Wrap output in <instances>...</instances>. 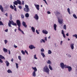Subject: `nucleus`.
<instances>
[{"label": "nucleus", "instance_id": "1", "mask_svg": "<svg viewBox=\"0 0 77 77\" xmlns=\"http://www.w3.org/2000/svg\"><path fill=\"white\" fill-rule=\"evenodd\" d=\"M43 71L44 72H47L48 74H49V72H50V69L48 68V67L47 66H45L43 68Z\"/></svg>", "mask_w": 77, "mask_h": 77}, {"label": "nucleus", "instance_id": "2", "mask_svg": "<svg viewBox=\"0 0 77 77\" xmlns=\"http://www.w3.org/2000/svg\"><path fill=\"white\" fill-rule=\"evenodd\" d=\"M11 24L13 25V26H17V24L16 23H14V21L12 20H9V22L8 23V26L9 27H12V26H11Z\"/></svg>", "mask_w": 77, "mask_h": 77}, {"label": "nucleus", "instance_id": "3", "mask_svg": "<svg viewBox=\"0 0 77 77\" xmlns=\"http://www.w3.org/2000/svg\"><path fill=\"white\" fill-rule=\"evenodd\" d=\"M16 23L18 26V29H20V27L21 26V22L20 20H16Z\"/></svg>", "mask_w": 77, "mask_h": 77}, {"label": "nucleus", "instance_id": "4", "mask_svg": "<svg viewBox=\"0 0 77 77\" xmlns=\"http://www.w3.org/2000/svg\"><path fill=\"white\" fill-rule=\"evenodd\" d=\"M41 52H42L41 53V55L44 58L45 57V54H44V53H43V52H44V49L43 48H42L40 50Z\"/></svg>", "mask_w": 77, "mask_h": 77}, {"label": "nucleus", "instance_id": "5", "mask_svg": "<svg viewBox=\"0 0 77 77\" xmlns=\"http://www.w3.org/2000/svg\"><path fill=\"white\" fill-rule=\"evenodd\" d=\"M57 19L58 20V22L60 24H62V23H63V19H60L59 17H57Z\"/></svg>", "mask_w": 77, "mask_h": 77}, {"label": "nucleus", "instance_id": "6", "mask_svg": "<svg viewBox=\"0 0 77 77\" xmlns=\"http://www.w3.org/2000/svg\"><path fill=\"white\" fill-rule=\"evenodd\" d=\"M65 64H64V63H60V66L62 68V69H64V66Z\"/></svg>", "mask_w": 77, "mask_h": 77}, {"label": "nucleus", "instance_id": "7", "mask_svg": "<svg viewBox=\"0 0 77 77\" xmlns=\"http://www.w3.org/2000/svg\"><path fill=\"white\" fill-rule=\"evenodd\" d=\"M29 48L31 50H32V49H33V48H36V47L34 46L33 45H31L29 46Z\"/></svg>", "mask_w": 77, "mask_h": 77}, {"label": "nucleus", "instance_id": "8", "mask_svg": "<svg viewBox=\"0 0 77 77\" xmlns=\"http://www.w3.org/2000/svg\"><path fill=\"white\" fill-rule=\"evenodd\" d=\"M34 18L36 20H38V19H39V17L38 15V14H36L34 17Z\"/></svg>", "mask_w": 77, "mask_h": 77}, {"label": "nucleus", "instance_id": "9", "mask_svg": "<svg viewBox=\"0 0 77 77\" xmlns=\"http://www.w3.org/2000/svg\"><path fill=\"white\" fill-rule=\"evenodd\" d=\"M74 43H72L70 45V47L72 50H73L74 48Z\"/></svg>", "mask_w": 77, "mask_h": 77}, {"label": "nucleus", "instance_id": "10", "mask_svg": "<svg viewBox=\"0 0 77 77\" xmlns=\"http://www.w3.org/2000/svg\"><path fill=\"white\" fill-rule=\"evenodd\" d=\"M42 32L44 34H45L46 35L48 34V31L45 29L43 30L42 31Z\"/></svg>", "mask_w": 77, "mask_h": 77}, {"label": "nucleus", "instance_id": "11", "mask_svg": "<svg viewBox=\"0 0 77 77\" xmlns=\"http://www.w3.org/2000/svg\"><path fill=\"white\" fill-rule=\"evenodd\" d=\"M24 11L26 12H29L30 11V9H29V8H24Z\"/></svg>", "mask_w": 77, "mask_h": 77}, {"label": "nucleus", "instance_id": "12", "mask_svg": "<svg viewBox=\"0 0 77 77\" xmlns=\"http://www.w3.org/2000/svg\"><path fill=\"white\" fill-rule=\"evenodd\" d=\"M34 5L36 9L38 10V11H39V5H36V4H34Z\"/></svg>", "mask_w": 77, "mask_h": 77}, {"label": "nucleus", "instance_id": "13", "mask_svg": "<svg viewBox=\"0 0 77 77\" xmlns=\"http://www.w3.org/2000/svg\"><path fill=\"white\" fill-rule=\"evenodd\" d=\"M22 25L25 27V28H26L27 27V25H26V22L23 21L22 22Z\"/></svg>", "mask_w": 77, "mask_h": 77}, {"label": "nucleus", "instance_id": "14", "mask_svg": "<svg viewBox=\"0 0 77 77\" xmlns=\"http://www.w3.org/2000/svg\"><path fill=\"white\" fill-rule=\"evenodd\" d=\"M67 68L68 69V71L69 72H71L72 70V67L70 66H69Z\"/></svg>", "mask_w": 77, "mask_h": 77}, {"label": "nucleus", "instance_id": "15", "mask_svg": "<svg viewBox=\"0 0 77 77\" xmlns=\"http://www.w3.org/2000/svg\"><path fill=\"white\" fill-rule=\"evenodd\" d=\"M5 63L6 64V65L8 67L9 66V63L8 61L6 60L5 61Z\"/></svg>", "mask_w": 77, "mask_h": 77}, {"label": "nucleus", "instance_id": "16", "mask_svg": "<svg viewBox=\"0 0 77 77\" xmlns=\"http://www.w3.org/2000/svg\"><path fill=\"white\" fill-rule=\"evenodd\" d=\"M61 34L63 35V36L64 38H65L66 37L65 36V34L64 33V31L63 30H62Z\"/></svg>", "mask_w": 77, "mask_h": 77}, {"label": "nucleus", "instance_id": "17", "mask_svg": "<svg viewBox=\"0 0 77 77\" xmlns=\"http://www.w3.org/2000/svg\"><path fill=\"white\" fill-rule=\"evenodd\" d=\"M0 10L2 12H3V11H4V9H3V7H2V5H0Z\"/></svg>", "mask_w": 77, "mask_h": 77}, {"label": "nucleus", "instance_id": "18", "mask_svg": "<svg viewBox=\"0 0 77 77\" xmlns=\"http://www.w3.org/2000/svg\"><path fill=\"white\" fill-rule=\"evenodd\" d=\"M32 68L33 70H34V72H36L37 71V69H36V68L35 67H32Z\"/></svg>", "mask_w": 77, "mask_h": 77}, {"label": "nucleus", "instance_id": "19", "mask_svg": "<svg viewBox=\"0 0 77 77\" xmlns=\"http://www.w3.org/2000/svg\"><path fill=\"white\" fill-rule=\"evenodd\" d=\"M17 4H19L20 5H21V2L20 0H17Z\"/></svg>", "mask_w": 77, "mask_h": 77}, {"label": "nucleus", "instance_id": "20", "mask_svg": "<svg viewBox=\"0 0 77 77\" xmlns=\"http://www.w3.org/2000/svg\"><path fill=\"white\" fill-rule=\"evenodd\" d=\"M7 72L9 73V74H10V73H12V71L11 69H9L7 70Z\"/></svg>", "mask_w": 77, "mask_h": 77}, {"label": "nucleus", "instance_id": "21", "mask_svg": "<svg viewBox=\"0 0 77 77\" xmlns=\"http://www.w3.org/2000/svg\"><path fill=\"white\" fill-rule=\"evenodd\" d=\"M0 58L2 59H4V60H5V57L3 56L2 55H0Z\"/></svg>", "mask_w": 77, "mask_h": 77}, {"label": "nucleus", "instance_id": "22", "mask_svg": "<svg viewBox=\"0 0 77 77\" xmlns=\"http://www.w3.org/2000/svg\"><path fill=\"white\" fill-rule=\"evenodd\" d=\"M0 58L2 59H4V60H5V57L3 56L2 55H0Z\"/></svg>", "mask_w": 77, "mask_h": 77}, {"label": "nucleus", "instance_id": "23", "mask_svg": "<svg viewBox=\"0 0 77 77\" xmlns=\"http://www.w3.org/2000/svg\"><path fill=\"white\" fill-rule=\"evenodd\" d=\"M32 76L35 77L36 76V72H33L32 73Z\"/></svg>", "mask_w": 77, "mask_h": 77}, {"label": "nucleus", "instance_id": "24", "mask_svg": "<svg viewBox=\"0 0 77 77\" xmlns=\"http://www.w3.org/2000/svg\"><path fill=\"white\" fill-rule=\"evenodd\" d=\"M69 65H67L66 64L64 65V68H68L69 67Z\"/></svg>", "mask_w": 77, "mask_h": 77}, {"label": "nucleus", "instance_id": "25", "mask_svg": "<svg viewBox=\"0 0 77 77\" xmlns=\"http://www.w3.org/2000/svg\"><path fill=\"white\" fill-rule=\"evenodd\" d=\"M14 5H18V2H17V0L13 2Z\"/></svg>", "mask_w": 77, "mask_h": 77}, {"label": "nucleus", "instance_id": "26", "mask_svg": "<svg viewBox=\"0 0 77 77\" xmlns=\"http://www.w3.org/2000/svg\"><path fill=\"white\" fill-rule=\"evenodd\" d=\"M55 15H60V13L58 11H57L55 13Z\"/></svg>", "mask_w": 77, "mask_h": 77}, {"label": "nucleus", "instance_id": "27", "mask_svg": "<svg viewBox=\"0 0 77 77\" xmlns=\"http://www.w3.org/2000/svg\"><path fill=\"white\" fill-rule=\"evenodd\" d=\"M3 49L4 52H8V49H7L4 48Z\"/></svg>", "mask_w": 77, "mask_h": 77}, {"label": "nucleus", "instance_id": "28", "mask_svg": "<svg viewBox=\"0 0 77 77\" xmlns=\"http://www.w3.org/2000/svg\"><path fill=\"white\" fill-rule=\"evenodd\" d=\"M25 17H27V18H28L29 17V13H26L25 14Z\"/></svg>", "mask_w": 77, "mask_h": 77}, {"label": "nucleus", "instance_id": "29", "mask_svg": "<svg viewBox=\"0 0 77 77\" xmlns=\"http://www.w3.org/2000/svg\"><path fill=\"white\" fill-rule=\"evenodd\" d=\"M67 11L68 13L69 14H71V12H70V9L69 8L67 9Z\"/></svg>", "mask_w": 77, "mask_h": 77}, {"label": "nucleus", "instance_id": "30", "mask_svg": "<svg viewBox=\"0 0 77 77\" xmlns=\"http://www.w3.org/2000/svg\"><path fill=\"white\" fill-rule=\"evenodd\" d=\"M20 31L21 33H22L23 34V35H24V32H23V30H21V29H18Z\"/></svg>", "mask_w": 77, "mask_h": 77}, {"label": "nucleus", "instance_id": "31", "mask_svg": "<svg viewBox=\"0 0 77 77\" xmlns=\"http://www.w3.org/2000/svg\"><path fill=\"white\" fill-rule=\"evenodd\" d=\"M51 51L50 50H48V53L49 54H51L52 53Z\"/></svg>", "mask_w": 77, "mask_h": 77}, {"label": "nucleus", "instance_id": "32", "mask_svg": "<svg viewBox=\"0 0 77 77\" xmlns=\"http://www.w3.org/2000/svg\"><path fill=\"white\" fill-rule=\"evenodd\" d=\"M49 68L50 69V70H53V68H52V67H51V66H50V65H49Z\"/></svg>", "mask_w": 77, "mask_h": 77}, {"label": "nucleus", "instance_id": "33", "mask_svg": "<svg viewBox=\"0 0 77 77\" xmlns=\"http://www.w3.org/2000/svg\"><path fill=\"white\" fill-rule=\"evenodd\" d=\"M12 14H11L10 16V20H12Z\"/></svg>", "mask_w": 77, "mask_h": 77}, {"label": "nucleus", "instance_id": "34", "mask_svg": "<svg viewBox=\"0 0 77 77\" xmlns=\"http://www.w3.org/2000/svg\"><path fill=\"white\" fill-rule=\"evenodd\" d=\"M56 27H57V25L56 24H54V29H56Z\"/></svg>", "mask_w": 77, "mask_h": 77}, {"label": "nucleus", "instance_id": "35", "mask_svg": "<svg viewBox=\"0 0 77 77\" xmlns=\"http://www.w3.org/2000/svg\"><path fill=\"white\" fill-rule=\"evenodd\" d=\"M47 63H48V64H51V62L50 60H48L47 62Z\"/></svg>", "mask_w": 77, "mask_h": 77}, {"label": "nucleus", "instance_id": "36", "mask_svg": "<svg viewBox=\"0 0 77 77\" xmlns=\"http://www.w3.org/2000/svg\"><path fill=\"white\" fill-rule=\"evenodd\" d=\"M73 17H74V18H75V19H77V16H76V15H75V14H73Z\"/></svg>", "mask_w": 77, "mask_h": 77}, {"label": "nucleus", "instance_id": "37", "mask_svg": "<svg viewBox=\"0 0 77 77\" xmlns=\"http://www.w3.org/2000/svg\"><path fill=\"white\" fill-rule=\"evenodd\" d=\"M34 58L35 59H38V58H37V57H36V54H35L34 55Z\"/></svg>", "mask_w": 77, "mask_h": 77}, {"label": "nucleus", "instance_id": "38", "mask_svg": "<svg viewBox=\"0 0 77 77\" xmlns=\"http://www.w3.org/2000/svg\"><path fill=\"white\" fill-rule=\"evenodd\" d=\"M73 37H75L76 39H77V35L76 34L73 35Z\"/></svg>", "mask_w": 77, "mask_h": 77}, {"label": "nucleus", "instance_id": "39", "mask_svg": "<svg viewBox=\"0 0 77 77\" xmlns=\"http://www.w3.org/2000/svg\"><path fill=\"white\" fill-rule=\"evenodd\" d=\"M64 29H66V25H64L63 26Z\"/></svg>", "mask_w": 77, "mask_h": 77}, {"label": "nucleus", "instance_id": "40", "mask_svg": "<svg viewBox=\"0 0 77 77\" xmlns=\"http://www.w3.org/2000/svg\"><path fill=\"white\" fill-rule=\"evenodd\" d=\"M3 26V23L2 22L0 21V26Z\"/></svg>", "mask_w": 77, "mask_h": 77}, {"label": "nucleus", "instance_id": "41", "mask_svg": "<svg viewBox=\"0 0 77 77\" xmlns=\"http://www.w3.org/2000/svg\"><path fill=\"white\" fill-rule=\"evenodd\" d=\"M16 68H17V69H18V64L17 63H16Z\"/></svg>", "mask_w": 77, "mask_h": 77}, {"label": "nucleus", "instance_id": "42", "mask_svg": "<svg viewBox=\"0 0 77 77\" xmlns=\"http://www.w3.org/2000/svg\"><path fill=\"white\" fill-rule=\"evenodd\" d=\"M18 59L20 60H21V58L20 56H19L18 57Z\"/></svg>", "mask_w": 77, "mask_h": 77}, {"label": "nucleus", "instance_id": "43", "mask_svg": "<svg viewBox=\"0 0 77 77\" xmlns=\"http://www.w3.org/2000/svg\"><path fill=\"white\" fill-rule=\"evenodd\" d=\"M21 52L23 54V55L25 54V52H24L23 50H22L21 51Z\"/></svg>", "mask_w": 77, "mask_h": 77}, {"label": "nucleus", "instance_id": "44", "mask_svg": "<svg viewBox=\"0 0 77 77\" xmlns=\"http://www.w3.org/2000/svg\"><path fill=\"white\" fill-rule=\"evenodd\" d=\"M21 17L22 18H24V15H23V14H21Z\"/></svg>", "mask_w": 77, "mask_h": 77}, {"label": "nucleus", "instance_id": "45", "mask_svg": "<svg viewBox=\"0 0 77 77\" xmlns=\"http://www.w3.org/2000/svg\"><path fill=\"white\" fill-rule=\"evenodd\" d=\"M36 32L38 35H39V32L38 31V30L37 29H36Z\"/></svg>", "mask_w": 77, "mask_h": 77}, {"label": "nucleus", "instance_id": "46", "mask_svg": "<svg viewBox=\"0 0 77 77\" xmlns=\"http://www.w3.org/2000/svg\"><path fill=\"white\" fill-rule=\"evenodd\" d=\"M25 8H29V6L27 5H25Z\"/></svg>", "mask_w": 77, "mask_h": 77}, {"label": "nucleus", "instance_id": "47", "mask_svg": "<svg viewBox=\"0 0 77 77\" xmlns=\"http://www.w3.org/2000/svg\"><path fill=\"white\" fill-rule=\"evenodd\" d=\"M10 7V8H11L12 9H14V7L12 5H11Z\"/></svg>", "mask_w": 77, "mask_h": 77}, {"label": "nucleus", "instance_id": "48", "mask_svg": "<svg viewBox=\"0 0 77 77\" xmlns=\"http://www.w3.org/2000/svg\"><path fill=\"white\" fill-rule=\"evenodd\" d=\"M22 5H24V1H22Z\"/></svg>", "mask_w": 77, "mask_h": 77}, {"label": "nucleus", "instance_id": "49", "mask_svg": "<svg viewBox=\"0 0 77 77\" xmlns=\"http://www.w3.org/2000/svg\"><path fill=\"white\" fill-rule=\"evenodd\" d=\"M4 42H5V44H6L7 43V42H8V41H7V40H5L4 41Z\"/></svg>", "mask_w": 77, "mask_h": 77}, {"label": "nucleus", "instance_id": "50", "mask_svg": "<svg viewBox=\"0 0 77 77\" xmlns=\"http://www.w3.org/2000/svg\"><path fill=\"white\" fill-rule=\"evenodd\" d=\"M18 7H19V9H22V7L21 6L19 5L18 6Z\"/></svg>", "mask_w": 77, "mask_h": 77}, {"label": "nucleus", "instance_id": "51", "mask_svg": "<svg viewBox=\"0 0 77 77\" xmlns=\"http://www.w3.org/2000/svg\"><path fill=\"white\" fill-rule=\"evenodd\" d=\"M67 56L69 57H71V55L69 54H68L67 55Z\"/></svg>", "mask_w": 77, "mask_h": 77}, {"label": "nucleus", "instance_id": "52", "mask_svg": "<svg viewBox=\"0 0 77 77\" xmlns=\"http://www.w3.org/2000/svg\"><path fill=\"white\" fill-rule=\"evenodd\" d=\"M0 63H3V60L1 59H0Z\"/></svg>", "mask_w": 77, "mask_h": 77}, {"label": "nucleus", "instance_id": "53", "mask_svg": "<svg viewBox=\"0 0 77 77\" xmlns=\"http://www.w3.org/2000/svg\"><path fill=\"white\" fill-rule=\"evenodd\" d=\"M63 43V41H61L60 44L62 45V43Z\"/></svg>", "mask_w": 77, "mask_h": 77}, {"label": "nucleus", "instance_id": "54", "mask_svg": "<svg viewBox=\"0 0 77 77\" xmlns=\"http://www.w3.org/2000/svg\"><path fill=\"white\" fill-rule=\"evenodd\" d=\"M42 42H43L44 43H45V40H44L43 39H42Z\"/></svg>", "mask_w": 77, "mask_h": 77}, {"label": "nucleus", "instance_id": "55", "mask_svg": "<svg viewBox=\"0 0 77 77\" xmlns=\"http://www.w3.org/2000/svg\"><path fill=\"white\" fill-rule=\"evenodd\" d=\"M25 52L26 53V54H27V55H28V52H27V51H26V50H25Z\"/></svg>", "mask_w": 77, "mask_h": 77}, {"label": "nucleus", "instance_id": "56", "mask_svg": "<svg viewBox=\"0 0 77 77\" xmlns=\"http://www.w3.org/2000/svg\"><path fill=\"white\" fill-rule=\"evenodd\" d=\"M14 47L15 48H17L18 47L17 46L15 45H14Z\"/></svg>", "mask_w": 77, "mask_h": 77}, {"label": "nucleus", "instance_id": "57", "mask_svg": "<svg viewBox=\"0 0 77 77\" xmlns=\"http://www.w3.org/2000/svg\"><path fill=\"white\" fill-rule=\"evenodd\" d=\"M8 53H9V54H11V51L9 50H8Z\"/></svg>", "mask_w": 77, "mask_h": 77}, {"label": "nucleus", "instance_id": "58", "mask_svg": "<svg viewBox=\"0 0 77 77\" xmlns=\"http://www.w3.org/2000/svg\"><path fill=\"white\" fill-rule=\"evenodd\" d=\"M5 32H8V29H6L5 30Z\"/></svg>", "mask_w": 77, "mask_h": 77}, {"label": "nucleus", "instance_id": "59", "mask_svg": "<svg viewBox=\"0 0 77 77\" xmlns=\"http://www.w3.org/2000/svg\"><path fill=\"white\" fill-rule=\"evenodd\" d=\"M32 32H35V29H32Z\"/></svg>", "mask_w": 77, "mask_h": 77}, {"label": "nucleus", "instance_id": "60", "mask_svg": "<svg viewBox=\"0 0 77 77\" xmlns=\"http://www.w3.org/2000/svg\"><path fill=\"white\" fill-rule=\"evenodd\" d=\"M66 35L67 36H69V34H68V33H67V34H66Z\"/></svg>", "mask_w": 77, "mask_h": 77}, {"label": "nucleus", "instance_id": "61", "mask_svg": "<svg viewBox=\"0 0 77 77\" xmlns=\"http://www.w3.org/2000/svg\"><path fill=\"white\" fill-rule=\"evenodd\" d=\"M47 13H48V14H51V13H50V11H48L47 12Z\"/></svg>", "mask_w": 77, "mask_h": 77}, {"label": "nucleus", "instance_id": "62", "mask_svg": "<svg viewBox=\"0 0 77 77\" xmlns=\"http://www.w3.org/2000/svg\"><path fill=\"white\" fill-rule=\"evenodd\" d=\"M14 10L15 11H17V8H14Z\"/></svg>", "mask_w": 77, "mask_h": 77}, {"label": "nucleus", "instance_id": "63", "mask_svg": "<svg viewBox=\"0 0 77 77\" xmlns=\"http://www.w3.org/2000/svg\"><path fill=\"white\" fill-rule=\"evenodd\" d=\"M5 15L6 17H8V13H7L6 14H5Z\"/></svg>", "mask_w": 77, "mask_h": 77}, {"label": "nucleus", "instance_id": "64", "mask_svg": "<svg viewBox=\"0 0 77 77\" xmlns=\"http://www.w3.org/2000/svg\"><path fill=\"white\" fill-rule=\"evenodd\" d=\"M31 29H35V28L33 27H31Z\"/></svg>", "mask_w": 77, "mask_h": 77}]
</instances>
